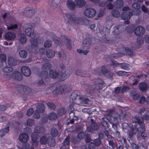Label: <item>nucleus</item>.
<instances>
[{"label": "nucleus", "instance_id": "nucleus-1", "mask_svg": "<svg viewBox=\"0 0 149 149\" xmlns=\"http://www.w3.org/2000/svg\"><path fill=\"white\" fill-rule=\"evenodd\" d=\"M137 113L140 115L143 116L141 117L135 116L132 118V120L133 122L138 123L139 127L137 128L138 133H141L144 132L146 130L145 125L143 123V120H149V116L148 115V112L146 110L145 108H142L139 109L137 111Z\"/></svg>", "mask_w": 149, "mask_h": 149}, {"label": "nucleus", "instance_id": "nucleus-2", "mask_svg": "<svg viewBox=\"0 0 149 149\" xmlns=\"http://www.w3.org/2000/svg\"><path fill=\"white\" fill-rule=\"evenodd\" d=\"M67 19V23L70 25L77 24L80 25L84 23V21L86 18L83 17H77L75 15L70 14L66 15Z\"/></svg>", "mask_w": 149, "mask_h": 149}, {"label": "nucleus", "instance_id": "nucleus-3", "mask_svg": "<svg viewBox=\"0 0 149 149\" xmlns=\"http://www.w3.org/2000/svg\"><path fill=\"white\" fill-rule=\"evenodd\" d=\"M117 112L113 109L109 110L107 113V118L109 122L112 125L117 124L118 123V117Z\"/></svg>", "mask_w": 149, "mask_h": 149}, {"label": "nucleus", "instance_id": "nucleus-4", "mask_svg": "<svg viewBox=\"0 0 149 149\" xmlns=\"http://www.w3.org/2000/svg\"><path fill=\"white\" fill-rule=\"evenodd\" d=\"M25 26L27 27L25 29L26 34L27 36H31L32 38L34 37L36 35L34 33L33 30L31 28L35 27L36 26L35 24L33 23H28L26 24Z\"/></svg>", "mask_w": 149, "mask_h": 149}, {"label": "nucleus", "instance_id": "nucleus-5", "mask_svg": "<svg viewBox=\"0 0 149 149\" xmlns=\"http://www.w3.org/2000/svg\"><path fill=\"white\" fill-rule=\"evenodd\" d=\"M51 67V65L48 62L45 63L42 66V68L44 72L41 73L42 78L46 79L48 77V73L47 71L49 70Z\"/></svg>", "mask_w": 149, "mask_h": 149}, {"label": "nucleus", "instance_id": "nucleus-6", "mask_svg": "<svg viewBox=\"0 0 149 149\" xmlns=\"http://www.w3.org/2000/svg\"><path fill=\"white\" fill-rule=\"evenodd\" d=\"M84 13L86 17L88 18H92L95 15L96 11L93 8H88L84 11Z\"/></svg>", "mask_w": 149, "mask_h": 149}, {"label": "nucleus", "instance_id": "nucleus-7", "mask_svg": "<svg viewBox=\"0 0 149 149\" xmlns=\"http://www.w3.org/2000/svg\"><path fill=\"white\" fill-rule=\"evenodd\" d=\"M16 89L17 91L21 93L23 92L26 93H29L31 91V89L29 87L22 84L17 85Z\"/></svg>", "mask_w": 149, "mask_h": 149}, {"label": "nucleus", "instance_id": "nucleus-8", "mask_svg": "<svg viewBox=\"0 0 149 149\" xmlns=\"http://www.w3.org/2000/svg\"><path fill=\"white\" fill-rule=\"evenodd\" d=\"M92 43L91 38H87L83 41V47L84 49H88L91 47Z\"/></svg>", "mask_w": 149, "mask_h": 149}, {"label": "nucleus", "instance_id": "nucleus-9", "mask_svg": "<svg viewBox=\"0 0 149 149\" xmlns=\"http://www.w3.org/2000/svg\"><path fill=\"white\" fill-rule=\"evenodd\" d=\"M54 42L58 45L59 44L62 43V41L63 38L65 37V36H62L60 38H58L56 36L52 33H50L49 34Z\"/></svg>", "mask_w": 149, "mask_h": 149}, {"label": "nucleus", "instance_id": "nucleus-10", "mask_svg": "<svg viewBox=\"0 0 149 149\" xmlns=\"http://www.w3.org/2000/svg\"><path fill=\"white\" fill-rule=\"evenodd\" d=\"M101 72L108 78L110 79L111 80L113 79L112 77L113 74L111 72L107 70L104 67L102 66L101 68Z\"/></svg>", "mask_w": 149, "mask_h": 149}, {"label": "nucleus", "instance_id": "nucleus-11", "mask_svg": "<svg viewBox=\"0 0 149 149\" xmlns=\"http://www.w3.org/2000/svg\"><path fill=\"white\" fill-rule=\"evenodd\" d=\"M100 128L99 126L96 123L91 124L90 126L88 127L87 130L90 132H93L94 131L97 130Z\"/></svg>", "mask_w": 149, "mask_h": 149}, {"label": "nucleus", "instance_id": "nucleus-12", "mask_svg": "<svg viewBox=\"0 0 149 149\" xmlns=\"http://www.w3.org/2000/svg\"><path fill=\"white\" fill-rule=\"evenodd\" d=\"M66 86H59L58 87L56 88V89L53 91V93L54 94H57L58 93H62L63 92L65 91H67L68 89L67 88H65Z\"/></svg>", "mask_w": 149, "mask_h": 149}, {"label": "nucleus", "instance_id": "nucleus-13", "mask_svg": "<svg viewBox=\"0 0 149 149\" xmlns=\"http://www.w3.org/2000/svg\"><path fill=\"white\" fill-rule=\"evenodd\" d=\"M145 29L142 26H138L134 30V33L136 36L142 35L145 32Z\"/></svg>", "mask_w": 149, "mask_h": 149}, {"label": "nucleus", "instance_id": "nucleus-14", "mask_svg": "<svg viewBox=\"0 0 149 149\" xmlns=\"http://www.w3.org/2000/svg\"><path fill=\"white\" fill-rule=\"evenodd\" d=\"M107 118L104 117L100 119V123L104 129H108L109 127V125L107 121Z\"/></svg>", "mask_w": 149, "mask_h": 149}, {"label": "nucleus", "instance_id": "nucleus-15", "mask_svg": "<svg viewBox=\"0 0 149 149\" xmlns=\"http://www.w3.org/2000/svg\"><path fill=\"white\" fill-rule=\"evenodd\" d=\"M21 71L23 74L26 77L29 76L31 74V71L30 68L25 66L22 67Z\"/></svg>", "mask_w": 149, "mask_h": 149}, {"label": "nucleus", "instance_id": "nucleus-16", "mask_svg": "<svg viewBox=\"0 0 149 149\" xmlns=\"http://www.w3.org/2000/svg\"><path fill=\"white\" fill-rule=\"evenodd\" d=\"M132 15V14L131 12H124L121 14V17L123 20H128L130 19Z\"/></svg>", "mask_w": 149, "mask_h": 149}, {"label": "nucleus", "instance_id": "nucleus-17", "mask_svg": "<svg viewBox=\"0 0 149 149\" xmlns=\"http://www.w3.org/2000/svg\"><path fill=\"white\" fill-rule=\"evenodd\" d=\"M19 138L20 141L23 143H26L27 142L29 137L26 133H22L19 135Z\"/></svg>", "mask_w": 149, "mask_h": 149}, {"label": "nucleus", "instance_id": "nucleus-18", "mask_svg": "<svg viewBox=\"0 0 149 149\" xmlns=\"http://www.w3.org/2000/svg\"><path fill=\"white\" fill-rule=\"evenodd\" d=\"M64 42L65 45L67 48L69 49H71L72 48V43L70 40L68 38H66L65 36L63 38L62 41V43Z\"/></svg>", "mask_w": 149, "mask_h": 149}, {"label": "nucleus", "instance_id": "nucleus-19", "mask_svg": "<svg viewBox=\"0 0 149 149\" xmlns=\"http://www.w3.org/2000/svg\"><path fill=\"white\" fill-rule=\"evenodd\" d=\"M66 5L68 8L70 10H73L76 8V4L75 2L72 0L68 1Z\"/></svg>", "mask_w": 149, "mask_h": 149}, {"label": "nucleus", "instance_id": "nucleus-20", "mask_svg": "<svg viewBox=\"0 0 149 149\" xmlns=\"http://www.w3.org/2000/svg\"><path fill=\"white\" fill-rule=\"evenodd\" d=\"M70 138L69 136H68L64 140L63 142L62 146L60 148V149H65L69 147Z\"/></svg>", "mask_w": 149, "mask_h": 149}, {"label": "nucleus", "instance_id": "nucleus-21", "mask_svg": "<svg viewBox=\"0 0 149 149\" xmlns=\"http://www.w3.org/2000/svg\"><path fill=\"white\" fill-rule=\"evenodd\" d=\"M76 74L79 76L83 77H88L89 75L88 72L84 70H77L75 71Z\"/></svg>", "mask_w": 149, "mask_h": 149}, {"label": "nucleus", "instance_id": "nucleus-22", "mask_svg": "<svg viewBox=\"0 0 149 149\" xmlns=\"http://www.w3.org/2000/svg\"><path fill=\"white\" fill-rule=\"evenodd\" d=\"M47 143L49 146L54 147L56 144L55 139L51 136H49L47 137Z\"/></svg>", "mask_w": 149, "mask_h": 149}, {"label": "nucleus", "instance_id": "nucleus-23", "mask_svg": "<svg viewBox=\"0 0 149 149\" xmlns=\"http://www.w3.org/2000/svg\"><path fill=\"white\" fill-rule=\"evenodd\" d=\"M112 132L116 136L119 138L120 136V132L118 130V127L117 124L112 125Z\"/></svg>", "mask_w": 149, "mask_h": 149}, {"label": "nucleus", "instance_id": "nucleus-24", "mask_svg": "<svg viewBox=\"0 0 149 149\" xmlns=\"http://www.w3.org/2000/svg\"><path fill=\"white\" fill-rule=\"evenodd\" d=\"M139 89L141 91L144 92L148 89V86L147 84L144 82L140 83L139 85Z\"/></svg>", "mask_w": 149, "mask_h": 149}, {"label": "nucleus", "instance_id": "nucleus-25", "mask_svg": "<svg viewBox=\"0 0 149 149\" xmlns=\"http://www.w3.org/2000/svg\"><path fill=\"white\" fill-rule=\"evenodd\" d=\"M137 138L139 140H141L143 138L144 140L146 141L148 139L147 134L145 132L141 133H138Z\"/></svg>", "mask_w": 149, "mask_h": 149}, {"label": "nucleus", "instance_id": "nucleus-26", "mask_svg": "<svg viewBox=\"0 0 149 149\" xmlns=\"http://www.w3.org/2000/svg\"><path fill=\"white\" fill-rule=\"evenodd\" d=\"M13 77L18 81H20L22 79V76L20 73L18 71L14 72L12 75Z\"/></svg>", "mask_w": 149, "mask_h": 149}, {"label": "nucleus", "instance_id": "nucleus-27", "mask_svg": "<svg viewBox=\"0 0 149 149\" xmlns=\"http://www.w3.org/2000/svg\"><path fill=\"white\" fill-rule=\"evenodd\" d=\"M123 5V2L121 0H116L114 3V6L117 8L122 7Z\"/></svg>", "mask_w": 149, "mask_h": 149}, {"label": "nucleus", "instance_id": "nucleus-28", "mask_svg": "<svg viewBox=\"0 0 149 149\" xmlns=\"http://www.w3.org/2000/svg\"><path fill=\"white\" fill-rule=\"evenodd\" d=\"M7 62L8 65L11 66H15L17 64L16 60L14 58L12 57L8 58Z\"/></svg>", "mask_w": 149, "mask_h": 149}, {"label": "nucleus", "instance_id": "nucleus-29", "mask_svg": "<svg viewBox=\"0 0 149 149\" xmlns=\"http://www.w3.org/2000/svg\"><path fill=\"white\" fill-rule=\"evenodd\" d=\"M9 126H6L3 129L0 130V136L2 137L9 132Z\"/></svg>", "mask_w": 149, "mask_h": 149}, {"label": "nucleus", "instance_id": "nucleus-30", "mask_svg": "<svg viewBox=\"0 0 149 149\" xmlns=\"http://www.w3.org/2000/svg\"><path fill=\"white\" fill-rule=\"evenodd\" d=\"M113 63L115 65H120L121 68L125 70L129 69L130 67V65L129 64L125 63L120 64L114 61Z\"/></svg>", "mask_w": 149, "mask_h": 149}, {"label": "nucleus", "instance_id": "nucleus-31", "mask_svg": "<svg viewBox=\"0 0 149 149\" xmlns=\"http://www.w3.org/2000/svg\"><path fill=\"white\" fill-rule=\"evenodd\" d=\"M79 100H80V102L82 104H91L92 103V102L91 100L87 99L82 97H79Z\"/></svg>", "mask_w": 149, "mask_h": 149}, {"label": "nucleus", "instance_id": "nucleus-32", "mask_svg": "<svg viewBox=\"0 0 149 149\" xmlns=\"http://www.w3.org/2000/svg\"><path fill=\"white\" fill-rule=\"evenodd\" d=\"M49 75L51 78L53 79L57 78L59 75L58 73L54 70H50Z\"/></svg>", "mask_w": 149, "mask_h": 149}, {"label": "nucleus", "instance_id": "nucleus-33", "mask_svg": "<svg viewBox=\"0 0 149 149\" xmlns=\"http://www.w3.org/2000/svg\"><path fill=\"white\" fill-rule=\"evenodd\" d=\"M15 34L10 32L6 33L5 36V38L8 40H12L15 38Z\"/></svg>", "mask_w": 149, "mask_h": 149}, {"label": "nucleus", "instance_id": "nucleus-34", "mask_svg": "<svg viewBox=\"0 0 149 149\" xmlns=\"http://www.w3.org/2000/svg\"><path fill=\"white\" fill-rule=\"evenodd\" d=\"M77 3V6L79 8H82L86 4V2L84 0H74Z\"/></svg>", "mask_w": 149, "mask_h": 149}, {"label": "nucleus", "instance_id": "nucleus-35", "mask_svg": "<svg viewBox=\"0 0 149 149\" xmlns=\"http://www.w3.org/2000/svg\"><path fill=\"white\" fill-rule=\"evenodd\" d=\"M50 133L52 136L56 137L58 135V132L56 128L53 127L51 130Z\"/></svg>", "mask_w": 149, "mask_h": 149}, {"label": "nucleus", "instance_id": "nucleus-36", "mask_svg": "<svg viewBox=\"0 0 149 149\" xmlns=\"http://www.w3.org/2000/svg\"><path fill=\"white\" fill-rule=\"evenodd\" d=\"M49 119L51 120H55L57 118L56 114L54 112H51L48 116Z\"/></svg>", "mask_w": 149, "mask_h": 149}, {"label": "nucleus", "instance_id": "nucleus-37", "mask_svg": "<svg viewBox=\"0 0 149 149\" xmlns=\"http://www.w3.org/2000/svg\"><path fill=\"white\" fill-rule=\"evenodd\" d=\"M25 13L27 16L31 17L35 13V11L34 10L31 9H26L25 10Z\"/></svg>", "mask_w": 149, "mask_h": 149}, {"label": "nucleus", "instance_id": "nucleus-38", "mask_svg": "<svg viewBox=\"0 0 149 149\" xmlns=\"http://www.w3.org/2000/svg\"><path fill=\"white\" fill-rule=\"evenodd\" d=\"M35 131L37 133H41L44 132L45 131V129L40 126H36L35 128Z\"/></svg>", "mask_w": 149, "mask_h": 149}, {"label": "nucleus", "instance_id": "nucleus-39", "mask_svg": "<svg viewBox=\"0 0 149 149\" xmlns=\"http://www.w3.org/2000/svg\"><path fill=\"white\" fill-rule=\"evenodd\" d=\"M46 54L49 58H52L54 56L55 52L54 50H48L46 52Z\"/></svg>", "mask_w": 149, "mask_h": 149}, {"label": "nucleus", "instance_id": "nucleus-40", "mask_svg": "<svg viewBox=\"0 0 149 149\" xmlns=\"http://www.w3.org/2000/svg\"><path fill=\"white\" fill-rule=\"evenodd\" d=\"M116 115L118 117H119L120 119H126L127 117V115L126 114L125 111H121L120 114H118L117 113H116Z\"/></svg>", "mask_w": 149, "mask_h": 149}, {"label": "nucleus", "instance_id": "nucleus-41", "mask_svg": "<svg viewBox=\"0 0 149 149\" xmlns=\"http://www.w3.org/2000/svg\"><path fill=\"white\" fill-rule=\"evenodd\" d=\"M122 26H116L114 28V30L113 31V33L115 35H117L119 33L120 31H121Z\"/></svg>", "mask_w": 149, "mask_h": 149}, {"label": "nucleus", "instance_id": "nucleus-42", "mask_svg": "<svg viewBox=\"0 0 149 149\" xmlns=\"http://www.w3.org/2000/svg\"><path fill=\"white\" fill-rule=\"evenodd\" d=\"M39 137L38 135L36 133L34 132L31 135L32 141L34 143H36Z\"/></svg>", "mask_w": 149, "mask_h": 149}, {"label": "nucleus", "instance_id": "nucleus-43", "mask_svg": "<svg viewBox=\"0 0 149 149\" xmlns=\"http://www.w3.org/2000/svg\"><path fill=\"white\" fill-rule=\"evenodd\" d=\"M20 56L23 58H26L28 56L27 52L25 50H20L19 52Z\"/></svg>", "mask_w": 149, "mask_h": 149}, {"label": "nucleus", "instance_id": "nucleus-44", "mask_svg": "<svg viewBox=\"0 0 149 149\" xmlns=\"http://www.w3.org/2000/svg\"><path fill=\"white\" fill-rule=\"evenodd\" d=\"M112 15L115 17H118L120 16L119 11L116 9H113L111 11Z\"/></svg>", "mask_w": 149, "mask_h": 149}, {"label": "nucleus", "instance_id": "nucleus-45", "mask_svg": "<svg viewBox=\"0 0 149 149\" xmlns=\"http://www.w3.org/2000/svg\"><path fill=\"white\" fill-rule=\"evenodd\" d=\"M70 73L68 70H65L61 75V77L63 79L67 78L70 76Z\"/></svg>", "mask_w": 149, "mask_h": 149}, {"label": "nucleus", "instance_id": "nucleus-46", "mask_svg": "<svg viewBox=\"0 0 149 149\" xmlns=\"http://www.w3.org/2000/svg\"><path fill=\"white\" fill-rule=\"evenodd\" d=\"M45 106L43 104H39L37 107L36 110H38L40 113H43L45 111Z\"/></svg>", "mask_w": 149, "mask_h": 149}, {"label": "nucleus", "instance_id": "nucleus-47", "mask_svg": "<svg viewBox=\"0 0 149 149\" xmlns=\"http://www.w3.org/2000/svg\"><path fill=\"white\" fill-rule=\"evenodd\" d=\"M40 142L42 145L46 144L47 143V138L45 136H42L40 139Z\"/></svg>", "mask_w": 149, "mask_h": 149}, {"label": "nucleus", "instance_id": "nucleus-48", "mask_svg": "<svg viewBox=\"0 0 149 149\" xmlns=\"http://www.w3.org/2000/svg\"><path fill=\"white\" fill-rule=\"evenodd\" d=\"M112 24L109 22H107L106 23L105 29H106L107 33H108L109 32L110 29L112 26Z\"/></svg>", "mask_w": 149, "mask_h": 149}, {"label": "nucleus", "instance_id": "nucleus-49", "mask_svg": "<svg viewBox=\"0 0 149 149\" xmlns=\"http://www.w3.org/2000/svg\"><path fill=\"white\" fill-rule=\"evenodd\" d=\"M19 41L22 44H24L26 43V38L25 35L24 34L21 35Z\"/></svg>", "mask_w": 149, "mask_h": 149}, {"label": "nucleus", "instance_id": "nucleus-50", "mask_svg": "<svg viewBox=\"0 0 149 149\" xmlns=\"http://www.w3.org/2000/svg\"><path fill=\"white\" fill-rule=\"evenodd\" d=\"M2 70L3 72L7 73L12 72L13 70V69L11 67L5 66L3 68Z\"/></svg>", "mask_w": 149, "mask_h": 149}, {"label": "nucleus", "instance_id": "nucleus-51", "mask_svg": "<svg viewBox=\"0 0 149 149\" xmlns=\"http://www.w3.org/2000/svg\"><path fill=\"white\" fill-rule=\"evenodd\" d=\"M109 144L113 148L116 147H118V144L116 142H114L112 140L109 141Z\"/></svg>", "mask_w": 149, "mask_h": 149}, {"label": "nucleus", "instance_id": "nucleus-52", "mask_svg": "<svg viewBox=\"0 0 149 149\" xmlns=\"http://www.w3.org/2000/svg\"><path fill=\"white\" fill-rule=\"evenodd\" d=\"M125 50V51L126 54L132 57L134 56V55L133 52L129 49L126 48Z\"/></svg>", "mask_w": 149, "mask_h": 149}, {"label": "nucleus", "instance_id": "nucleus-53", "mask_svg": "<svg viewBox=\"0 0 149 149\" xmlns=\"http://www.w3.org/2000/svg\"><path fill=\"white\" fill-rule=\"evenodd\" d=\"M93 142L97 147L100 146L102 143L101 140L100 139L97 138L93 140Z\"/></svg>", "mask_w": 149, "mask_h": 149}, {"label": "nucleus", "instance_id": "nucleus-54", "mask_svg": "<svg viewBox=\"0 0 149 149\" xmlns=\"http://www.w3.org/2000/svg\"><path fill=\"white\" fill-rule=\"evenodd\" d=\"M32 47H36L38 45V42L37 39H32L30 40Z\"/></svg>", "mask_w": 149, "mask_h": 149}, {"label": "nucleus", "instance_id": "nucleus-55", "mask_svg": "<svg viewBox=\"0 0 149 149\" xmlns=\"http://www.w3.org/2000/svg\"><path fill=\"white\" fill-rule=\"evenodd\" d=\"M85 142L86 143H88L92 140V139L91 138L90 134H85Z\"/></svg>", "mask_w": 149, "mask_h": 149}, {"label": "nucleus", "instance_id": "nucleus-56", "mask_svg": "<svg viewBox=\"0 0 149 149\" xmlns=\"http://www.w3.org/2000/svg\"><path fill=\"white\" fill-rule=\"evenodd\" d=\"M134 28L133 26L129 25L126 28V30L127 32L129 33L132 32L134 30Z\"/></svg>", "mask_w": 149, "mask_h": 149}, {"label": "nucleus", "instance_id": "nucleus-57", "mask_svg": "<svg viewBox=\"0 0 149 149\" xmlns=\"http://www.w3.org/2000/svg\"><path fill=\"white\" fill-rule=\"evenodd\" d=\"M52 46V42L51 40H46L44 44V47L46 48H48Z\"/></svg>", "mask_w": 149, "mask_h": 149}, {"label": "nucleus", "instance_id": "nucleus-58", "mask_svg": "<svg viewBox=\"0 0 149 149\" xmlns=\"http://www.w3.org/2000/svg\"><path fill=\"white\" fill-rule=\"evenodd\" d=\"M85 136V134L83 132L79 133L77 136V138L80 139H84Z\"/></svg>", "mask_w": 149, "mask_h": 149}, {"label": "nucleus", "instance_id": "nucleus-59", "mask_svg": "<svg viewBox=\"0 0 149 149\" xmlns=\"http://www.w3.org/2000/svg\"><path fill=\"white\" fill-rule=\"evenodd\" d=\"M79 120V117L76 116L75 115L74 117L70 120L69 122L67 123V125H69L70 123L73 124L74 122V120L77 121Z\"/></svg>", "mask_w": 149, "mask_h": 149}, {"label": "nucleus", "instance_id": "nucleus-60", "mask_svg": "<svg viewBox=\"0 0 149 149\" xmlns=\"http://www.w3.org/2000/svg\"><path fill=\"white\" fill-rule=\"evenodd\" d=\"M58 113L59 115L61 116L65 113L66 111L64 108H61L58 111Z\"/></svg>", "mask_w": 149, "mask_h": 149}, {"label": "nucleus", "instance_id": "nucleus-61", "mask_svg": "<svg viewBox=\"0 0 149 149\" xmlns=\"http://www.w3.org/2000/svg\"><path fill=\"white\" fill-rule=\"evenodd\" d=\"M35 121L32 119H28L26 121V124L28 126H31L34 123Z\"/></svg>", "mask_w": 149, "mask_h": 149}, {"label": "nucleus", "instance_id": "nucleus-62", "mask_svg": "<svg viewBox=\"0 0 149 149\" xmlns=\"http://www.w3.org/2000/svg\"><path fill=\"white\" fill-rule=\"evenodd\" d=\"M47 106L51 109L54 110L56 108L55 105L53 103L51 102H48L47 103Z\"/></svg>", "mask_w": 149, "mask_h": 149}, {"label": "nucleus", "instance_id": "nucleus-63", "mask_svg": "<svg viewBox=\"0 0 149 149\" xmlns=\"http://www.w3.org/2000/svg\"><path fill=\"white\" fill-rule=\"evenodd\" d=\"M40 113L38 110H36L34 112V113L33 115L34 118L36 119H38L40 118Z\"/></svg>", "mask_w": 149, "mask_h": 149}, {"label": "nucleus", "instance_id": "nucleus-64", "mask_svg": "<svg viewBox=\"0 0 149 149\" xmlns=\"http://www.w3.org/2000/svg\"><path fill=\"white\" fill-rule=\"evenodd\" d=\"M96 147V146L93 142H90L88 145L89 149H95Z\"/></svg>", "mask_w": 149, "mask_h": 149}]
</instances>
